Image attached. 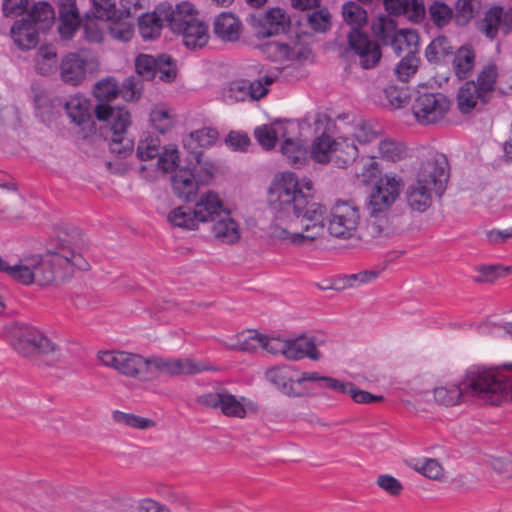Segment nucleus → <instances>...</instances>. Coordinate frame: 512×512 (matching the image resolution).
I'll return each mask as SVG.
<instances>
[{"instance_id":"51","label":"nucleus","mask_w":512,"mask_h":512,"mask_svg":"<svg viewBox=\"0 0 512 512\" xmlns=\"http://www.w3.org/2000/svg\"><path fill=\"white\" fill-rule=\"evenodd\" d=\"M342 14L347 24L352 26L351 28L360 29L367 22V12L354 2L344 4Z\"/></svg>"},{"instance_id":"27","label":"nucleus","mask_w":512,"mask_h":512,"mask_svg":"<svg viewBox=\"0 0 512 512\" xmlns=\"http://www.w3.org/2000/svg\"><path fill=\"white\" fill-rule=\"evenodd\" d=\"M242 23L233 13L222 12L213 23L214 34L222 41L234 42L240 38Z\"/></svg>"},{"instance_id":"28","label":"nucleus","mask_w":512,"mask_h":512,"mask_svg":"<svg viewBox=\"0 0 512 512\" xmlns=\"http://www.w3.org/2000/svg\"><path fill=\"white\" fill-rule=\"evenodd\" d=\"M223 210H225V208L222 200L219 195L213 191L201 195L194 206V212L199 223L211 222L217 219Z\"/></svg>"},{"instance_id":"61","label":"nucleus","mask_w":512,"mask_h":512,"mask_svg":"<svg viewBox=\"0 0 512 512\" xmlns=\"http://www.w3.org/2000/svg\"><path fill=\"white\" fill-rule=\"evenodd\" d=\"M158 167L165 173L172 172L179 168V153L175 146L164 147L163 151L159 153Z\"/></svg>"},{"instance_id":"56","label":"nucleus","mask_w":512,"mask_h":512,"mask_svg":"<svg viewBox=\"0 0 512 512\" xmlns=\"http://www.w3.org/2000/svg\"><path fill=\"white\" fill-rule=\"evenodd\" d=\"M99 20L95 16L87 15L83 22L84 37L90 43H100L103 40L105 25Z\"/></svg>"},{"instance_id":"54","label":"nucleus","mask_w":512,"mask_h":512,"mask_svg":"<svg viewBox=\"0 0 512 512\" xmlns=\"http://www.w3.org/2000/svg\"><path fill=\"white\" fill-rule=\"evenodd\" d=\"M479 275L474 279L477 283H493L511 271L510 266L482 265L477 268Z\"/></svg>"},{"instance_id":"11","label":"nucleus","mask_w":512,"mask_h":512,"mask_svg":"<svg viewBox=\"0 0 512 512\" xmlns=\"http://www.w3.org/2000/svg\"><path fill=\"white\" fill-rule=\"evenodd\" d=\"M347 38L350 50L358 57L363 69H372L379 64L382 52L377 41L357 28H351Z\"/></svg>"},{"instance_id":"6","label":"nucleus","mask_w":512,"mask_h":512,"mask_svg":"<svg viewBox=\"0 0 512 512\" xmlns=\"http://www.w3.org/2000/svg\"><path fill=\"white\" fill-rule=\"evenodd\" d=\"M97 359L105 367L114 369L123 376L151 380V377L148 376V358L139 354L119 350H102L97 353Z\"/></svg>"},{"instance_id":"30","label":"nucleus","mask_w":512,"mask_h":512,"mask_svg":"<svg viewBox=\"0 0 512 512\" xmlns=\"http://www.w3.org/2000/svg\"><path fill=\"white\" fill-rule=\"evenodd\" d=\"M211 231L215 238L227 244H233L240 238L239 227L231 217L230 212L225 209L217 219L211 221Z\"/></svg>"},{"instance_id":"31","label":"nucleus","mask_w":512,"mask_h":512,"mask_svg":"<svg viewBox=\"0 0 512 512\" xmlns=\"http://www.w3.org/2000/svg\"><path fill=\"white\" fill-rule=\"evenodd\" d=\"M286 344L284 356L288 360H300L308 357L313 361H317L321 358V354L311 338L298 337L295 339H287Z\"/></svg>"},{"instance_id":"1","label":"nucleus","mask_w":512,"mask_h":512,"mask_svg":"<svg viewBox=\"0 0 512 512\" xmlns=\"http://www.w3.org/2000/svg\"><path fill=\"white\" fill-rule=\"evenodd\" d=\"M313 185L299 181L295 173L276 175L268 191V203L275 211L270 236L285 244H311L324 231L326 208L313 201Z\"/></svg>"},{"instance_id":"50","label":"nucleus","mask_w":512,"mask_h":512,"mask_svg":"<svg viewBox=\"0 0 512 512\" xmlns=\"http://www.w3.org/2000/svg\"><path fill=\"white\" fill-rule=\"evenodd\" d=\"M345 386L342 390H337V393L348 394L354 402L358 404H368L372 402H380L383 400L382 395H374L368 391L361 390L352 382L342 381Z\"/></svg>"},{"instance_id":"34","label":"nucleus","mask_w":512,"mask_h":512,"mask_svg":"<svg viewBox=\"0 0 512 512\" xmlns=\"http://www.w3.org/2000/svg\"><path fill=\"white\" fill-rule=\"evenodd\" d=\"M358 157V148L354 139L340 136L334 142L333 162L340 168H345L355 162Z\"/></svg>"},{"instance_id":"26","label":"nucleus","mask_w":512,"mask_h":512,"mask_svg":"<svg viewBox=\"0 0 512 512\" xmlns=\"http://www.w3.org/2000/svg\"><path fill=\"white\" fill-rule=\"evenodd\" d=\"M434 190L429 185L415 180L405 191L407 205L417 212H425L432 205Z\"/></svg>"},{"instance_id":"22","label":"nucleus","mask_w":512,"mask_h":512,"mask_svg":"<svg viewBox=\"0 0 512 512\" xmlns=\"http://www.w3.org/2000/svg\"><path fill=\"white\" fill-rule=\"evenodd\" d=\"M58 31L65 39H70L81 24L80 13L75 0H59Z\"/></svg>"},{"instance_id":"42","label":"nucleus","mask_w":512,"mask_h":512,"mask_svg":"<svg viewBox=\"0 0 512 512\" xmlns=\"http://www.w3.org/2000/svg\"><path fill=\"white\" fill-rule=\"evenodd\" d=\"M334 142L335 139L323 133L313 141L309 158L318 163L333 161Z\"/></svg>"},{"instance_id":"32","label":"nucleus","mask_w":512,"mask_h":512,"mask_svg":"<svg viewBox=\"0 0 512 512\" xmlns=\"http://www.w3.org/2000/svg\"><path fill=\"white\" fill-rule=\"evenodd\" d=\"M40 30L26 18L18 20L11 27V37L14 43L23 50L34 48L38 43V32Z\"/></svg>"},{"instance_id":"47","label":"nucleus","mask_w":512,"mask_h":512,"mask_svg":"<svg viewBox=\"0 0 512 512\" xmlns=\"http://www.w3.org/2000/svg\"><path fill=\"white\" fill-rule=\"evenodd\" d=\"M112 419L117 424L125 425L140 430H145L155 426V422L150 418L141 417L132 413H126L119 410H115L112 412Z\"/></svg>"},{"instance_id":"21","label":"nucleus","mask_w":512,"mask_h":512,"mask_svg":"<svg viewBox=\"0 0 512 512\" xmlns=\"http://www.w3.org/2000/svg\"><path fill=\"white\" fill-rule=\"evenodd\" d=\"M218 135V131L210 127H204L191 132L183 142L184 147L189 150V161L201 164L203 152L200 148L213 145L218 139Z\"/></svg>"},{"instance_id":"5","label":"nucleus","mask_w":512,"mask_h":512,"mask_svg":"<svg viewBox=\"0 0 512 512\" xmlns=\"http://www.w3.org/2000/svg\"><path fill=\"white\" fill-rule=\"evenodd\" d=\"M95 115L98 120L105 121L110 126V151L120 157L129 155L134 147L133 141L125 135L131 123L129 111L125 107L98 104L95 107Z\"/></svg>"},{"instance_id":"57","label":"nucleus","mask_w":512,"mask_h":512,"mask_svg":"<svg viewBox=\"0 0 512 512\" xmlns=\"http://www.w3.org/2000/svg\"><path fill=\"white\" fill-rule=\"evenodd\" d=\"M394 15H404L414 22H418L425 14V7L421 0H406L403 6L392 8Z\"/></svg>"},{"instance_id":"14","label":"nucleus","mask_w":512,"mask_h":512,"mask_svg":"<svg viewBox=\"0 0 512 512\" xmlns=\"http://www.w3.org/2000/svg\"><path fill=\"white\" fill-rule=\"evenodd\" d=\"M400 186V179L395 176L382 177L370 195L368 209L373 212H387L399 196Z\"/></svg>"},{"instance_id":"24","label":"nucleus","mask_w":512,"mask_h":512,"mask_svg":"<svg viewBox=\"0 0 512 512\" xmlns=\"http://www.w3.org/2000/svg\"><path fill=\"white\" fill-rule=\"evenodd\" d=\"M161 13H163L165 21L175 33H178L190 24L192 20L198 18L197 11L189 2L179 3L174 9L168 7V9H163Z\"/></svg>"},{"instance_id":"19","label":"nucleus","mask_w":512,"mask_h":512,"mask_svg":"<svg viewBox=\"0 0 512 512\" xmlns=\"http://www.w3.org/2000/svg\"><path fill=\"white\" fill-rule=\"evenodd\" d=\"M282 140L280 151L287 163L296 169L302 168L309 160V151L300 138V124L297 122L295 134L284 136Z\"/></svg>"},{"instance_id":"10","label":"nucleus","mask_w":512,"mask_h":512,"mask_svg":"<svg viewBox=\"0 0 512 512\" xmlns=\"http://www.w3.org/2000/svg\"><path fill=\"white\" fill-rule=\"evenodd\" d=\"M449 164L446 156L441 153H431L419 168L417 180L430 186L434 194L442 196L449 179Z\"/></svg>"},{"instance_id":"20","label":"nucleus","mask_w":512,"mask_h":512,"mask_svg":"<svg viewBox=\"0 0 512 512\" xmlns=\"http://www.w3.org/2000/svg\"><path fill=\"white\" fill-rule=\"evenodd\" d=\"M88 61L77 53L67 54L60 63V77L71 86L80 85L87 75Z\"/></svg>"},{"instance_id":"39","label":"nucleus","mask_w":512,"mask_h":512,"mask_svg":"<svg viewBox=\"0 0 512 512\" xmlns=\"http://www.w3.org/2000/svg\"><path fill=\"white\" fill-rule=\"evenodd\" d=\"M65 109L71 121L77 125H84L91 120L90 103L82 97H71L66 101Z\"/></svg>"},{"instance_id":"13","label":"nucleus","mask_w":512,"mask_h":512,"mask_svg":"<svg viewBox=\"0 0 512 512\" xmlns=\"http://www.w3.org/2000/svg\"><path fill=\"white\" fill-rule=\"evenodd\" d=\"M267 93L268 89L265 88L262 80L238 79L227 83L222 89L221 96L226 104L231 105L248 100H259Z\"/></svg>"},{"instance_id":"59","label":"nucleus","mask_w":512,"mask_h":512,"mask_svg":"<svg viewBox=\"0 0 512 512\" xmlns=\"http://www.w3.org/2000/svg\"><path fill=\"white\" fill-rule=\"evenodd\" d=\"M156 372L176 375L174 359L162 357L148 358V376L152 379L156 376Z\"/></svg>"},{"instance_id":"37","label":"nucleus","mask_w":512,"mask_h":512,"mask_svg":"<svg viewBox=\"0 0 512 512\" xmlns=\"http://www.w3.org/2000/svg\"><path fill=\"white\" fill-rule=\"evenodd\" d=\"M290 24V18L281 8H271L262 19L263 34L272 36L284 32Z\"/></svg>"},{"instance_id":"64","label":"nucleus","mask_w":512,"mask_h":512,"mask_svg":"<svg viewBox=\"0 0 512 512\" xmlns=\"http://www.w3.org/2000/svg\"><path fill=\"white\" fill-rule=\"evenodd\" d=\"M404 147L392 140H383L379 144V153L388 161H399L404 155Z\"/></svg>"},{"instance_id":"2","label":"nucleus","mask_w":512,"mask_h":512,"mask_svg":"<svg viewBox=\"0 0 512 512\" xmlns=\"http://www.w3.org/2000/svg\"><path fill=\"white\" fill-rule=\"evenodd\" d=\"M89 264L84 257L68 247L45 256L31 255L20 259L18 282L23 285H48L55 280H65L75 269L86 270Z\"/></svg>"},{"instance_id":"9","label":"nucleus","mask_w":512,"mask_h":512,"mask_svg":"<svg viewBox=\"0 0 512 512\" xmlns=\"http://www.w3.org/2000/svg\"><path fill=\"white\" fill-rule=\"evenodd\" d=\"M195 402L206 409L220 410L227 417L244 418L247 414L246 398L238 399L223 387H217L196 397Z\"/></svg>"},{"instance_id":"29","label":"nucleus","mask_w":512,"mask_h":512,"mask_svg":"<svg viewBox=\"0 0 512 512\" xmlns=\"http://www.w3.org/2000/svg\"><path fill=\"white\" fill-rule=\"evenodd\" d=\"M267 380L279 389L283 394L290 397H300L294 388V369L292 366H277L266 371Z\"/></svg>"},{"instance_id":"16","label":"nucleus","mask_w":512,"mask_h":512,"mask_svg":"<svg viewBox=\"0 0 512 512\" xmlns=\"http://www.w3.org/2000/svg\"><path fill=\"white\" fill-rule=\"evenodd\" d=\"M297 121L294 120H277L269 125H262L254 130V136L258 143L266 150L275 147L278 139L284 136H292L296 133Z\"/></svg>"},{"instance_id":"45","label":"nucleus","mask_w":512,"mask_h":512,"mask_svg":"<svg viewBox=\"0 0 512 512\" xmlns=\"http://www.w3.org/2000/svg\"><path fill=\"white\" fill-rule=\"evenodd\" d=\"M36 71L41 75H48L56 68L57 52L52 46H42L37 51Z\"/></svg>"},{"instance_id":"8","label":"nucleus","mask_w":512,"mask_h":512,"mask_svg":"<svg viewBox=\"0 0 512 512\" xmlns=\"http://www.w3.org/2000/svg\"><path fill=\"white\" fill-rule=\"evenodd\" d=\"M450 108V100L440 92L417 91L412 113L421 125H431L442 120Z\"/></svg>"},{"instance_id":"17","label":"nucleus","mask_w":512,"mask_h":512,"mask_svg":"<svg viewBox=\"0 0 512 512\" xmlns=\"http://www.w3.org/2000/svg\"><path fill=\"white\" fill-rule=\"evenodd\" d=\"M480 30L490 39H494L498 33L507 35L512 30V9L490 8L481 22Z\"/></svg>"},{"instance_id":"44","label":"nucleus","mask_w":512,"mask_h":512,"mask_svg":"<svg viewBox=\"0 0 512 512\" xmlns=\"http://www.w3.org/2000/svg\"><path fill=\"white\" fill-rule=\"evenodd\" d=\"M498 67L495 63H489L482 67L480 72L477 75V80L475 81V86H478L481 92L484 95L492 98L496 80L498 78Z\"/></svg>"},{"instance_id":"49","label":"nucleus","mask_w":512,"mask_h":512,"mask_svg":"<svg viewBox=\"0 0 512 512\" xmlns=\"http://www.w3.org/2000/svg\"><path fill=\"white\" fill-rule=\"evenodd\" d=\"M305 381L317 382L320 388L329 389L334 392L345 387L341 380L329 376H321L317 372H303L296 380V383L302 384Z\"/></svg>"},{"instance_id":"33","label":"nucleus","mask_w":512,"mask_h":512,"mask_svg":"<svg viewBox=\"0 0 512 512\" xmlns=\"http://www.w3.org/2000/svg\"><path fill=\"white\" fill-rule=\"evenodd\" d=\"M183 37L187 48L196 49L205 46L209 39L208 27L199 18L192 20L184 29L178 32Z\"/></svg>"},{"instance_id":"43","label":"nucleus","mask_w":512,"mask_h":512,"mask_svg":"<svg viewBox=\"0 0 512 512\" xmlns=\"http://www.w3.org/2000/svg\"><path fill=\"white\" fill-rule=\"evenodd\" d=\"M168 222L179 228L193 230L198 228V218H196L194 209L183 206L177 207L169 212L167 216Z\"/></svg>"},{"instance_id":"63","label":"nucleus","mask_w":512,"mask_h":512,"mask_svg":"<svg viewBox=\"0 0 512 512\" xmlns=\"http://www.w3.org/2000/svg\"><path fill=\"white\" fill-rule=\"evenodd\" d=\"M379 275L376 270H364L359 273L350 274L342 279L343 285L340 288H351L374 281Z\"/></svg>"},{"instance_id":"52","label":"nucleus","mask_w":512,"mask_h":512,"mask_svg":"<svg viewBox=\"0 0 512 512\" xmlns=\"http://www.w3.org/2000/svg\"><path fill=\"white\" fill-rule=\"evenodd\" d=\"M161 142L158 137L145 135L140 139L137 147V156L141 161L155 158L160 153Z\"/></svg>"},{"instance_id":"3","label":"nucleus","mask_w":512,"mask_h":512,"mask_svg":"<svg viewBox=\"0 0 512 512\" xmlns=\"http://www.w3.org/2000/svg\"><path fill=\"white\" fill-rule=\"evenodd\" d=\"M504 370H512V363H504L502 366H469L462 377L463 390L469 400L478 399L496 406L511 400L512 377Z\"/></svg>"},{"instance_id":"18","label":"nucleus","mask_w":512,"mask_h":512,"mask_svg":"<svg viewBox=\"0 0 512 512\" xmlns=\"http://www.w3.org/2000/svg\"><path fill=\"white\" fill-rule=\"evenodd\" d=\"M490 100L491 98L484 95L472 80L466 81L457 93V106L462 114L481 112Z\"/></svg>"},{"instance_id":"4","label":"nucleus","mask_w":512,"mask_h":512,"mask_svg":"<svg viewBox=\"0 0 512 512\" xmlns=\"http://www.w3.org/2000/svg\"><path fill=\"white\" fill-rule=\"evenodd\" d=\"M9 333L13 349L24 357L40 354L59 359L61 355L58 344L33 326L15 323Z\"/></svg>"},{"instance_id":"7","label":"nucleus","mask_w":512,"mask_h":512,"mask_svg":"<svg viewBox=\"0 0 512 512\" xmlns=\"http://www.w3.org/2000/svg\"><path fill=\"white\" fill-rule=\"evenodd\" d=\"M361 222L360 208L353 201H337L327 220L328 232L339 239L355 237Z\"/></svg>"},{"instance_id":"25","label":"nucleus","mask_w":512,"mask_h":512,"mask_svg":"<svg viewBox=\"0 0 512 512\" xmlns=\"http://www.w3.org/2000/svg\"><path fill=\"white\" fill-rule=\"evenodd\" d=\"M171 182L174 193L179 198L186 201L194 199L198 190V182L196 181L195 174L191 168H177L175 173L172 175Z\"/></svg>"},{"instance_id":"36","label":"nucleus","mask_w":512,"mask_h":512,"mask_svg":"<svg viewBox=\"0 0 512 512\" xmlns=\"http://www.w3.org/2000/svg\"><path fill=\"white\" fill-rule=\"evenodd\" d=\"M475 52L471 46H462L454 54L452 67L457 78H468L475 66Z\"/></svg>"},{"instance_id":"40","label":"nucleus","mask_w":512,"mask_h":512,"mask_svg":"<svg viewBox=\"0 0 512 512\" xmlns=\"http://www.w3.org/2000/svg\"><path fill=\"white\" fill-rule=\"evenodd\" d=\"M162 9L152 14H142L139 17L138 27L139 32L144 40H151L160 34V29L163 25L164 15L161 13Z\"/></svg>"},{"instance_id":"62","label":"nucleus","mask_w":512,"mask_h":512,"mask_svg":"<svg viewBox=\"0 0 512 512\" xmlns=\"http://www.w3.org/2000/svg\"><path fill=\"white\" fill-rule=\"evenodd\" d=\"M417 40V34L408 29H400L399 33L388 42L394 52L400 55L404 50L410 47L413 41Z\"/></svg>"},{"instance_id":"41","label":"nucleus","mask_w":512,"mask_h":512,"mask_svg":"<svg viewBox=\"0 0 512 512\" xmlns=\"http://www.w3.org/2000/svg\"><path fill=\"white\" fill-rule=\"evenodd\" d=\"M54 18L53 7L48 2H38L31 8L26 19L39 30H45L52 25Z\"/></svg>"},{"instance_id":"35","label":"nucleus","mask_w":512,"mask_h":512,"mask_svg":"<svg viewBox=\"0 0 512 512\" xmlns=\"http://www.w3.org/2000/svg\"><path fill=\"white\" fill-rule=\"evenodd\" d=\"M369 211L370 216L366 222L364 235L360 236L359 238L368 242L373 239L389 236L391 229L386 217V212L380 213L373 212L372 210Z\"/></svg>"},{"instance_id":"23","label":"nucleus","mask_w":512,"mask_h":512,"mask_svg":"<svg viewBox=\"0 0 512 512\" xmlns=\"http://www.w3.org/2000/svg\"><path fill=\"white\" fill-rule=\"evenodd\" d=\"M462 379L459 383H446L436 386L432 391L434 401L444 407H453L466 403L469 398L463 390Z\"/></svg>"},{"instance_id":"15","label":"nucleus","mask_w":512,"mask_h":512,"mask_svg":"<svg viewBox=\"0 0 512 512\" xmlns=\"http://www.w3.org/2000/svg\"><path fill=\"white\" fill-rule=\"evenodd\" d=\"M261 49L267 57L277 62H304L311 55V50L300 42H294L293 45H289L285 42L271 40L262 44Z\"/></svg>"},{"instance_id":"60","label":"nucleus","mask_w":512,"mask_h":512,"mask_svg":"<svg viewBox=\"0 0 512 512\" xmlns=\"http://www.w3.org/2000/svg\"><path fill=\"white\" fill-rule=\"evenodd\" d=\"M414 469L432 480H440L444 476V469L438 460L427 458L423 462L418 461Z\"/></svg>"},{"instance_id":"12","label":"nucleus","mask_w":512,"mask_h":512,"mask_svg":"<svg viewBox=\"0 0 512 512\" xmlns=\"http://www.w3.org/2000/svg\"><path fill=\"white\" fill-rule=\"evenodd\" d=\"M135 69L138 75L145 80H152L156 76L164 82H171L176 77V68L168 55H160L154 58L151 55L140 54L135 61Z\"/></svg>"},{"instance_id":"48","label":"nucleus","mask_w":512,"mask_h":512,"mask_svg":"<svg viewBox=\"0 0 512 512\" xmlns=\"http://www.w3.org/2000/svg\"><path fill=\"white\" fill-rule=\"evenodd\" d=\"M176 375H194L204 371H216L217 367L203 362L194 361L189 358L174 359Z\"/></svg>"},{"instance_id":"58","label":"nucleus","mask_w":512,"mask_h":512,"mask_svg":"<svg viewBox=\"0 0 512 512\" xmlns=\"http://www.w3.org/2000/svg\"><path fill=\"white\" fill-rule=\"evenodd\" d=\"M150 122L160 133H165L172 126V117L164 106H155L150 112Z\"/></svg>"},{"instance_id":"38","label":"nucleus","mask_w":512,"mask_h":512,"mask_svg":"<svg viewBox=\"0 0 512 512\" xmlns=\"http://www.w3.org/2000/svg\"><path fill=\"white\" fill-rule=\"evenodd\" d=\"M454 54V47L446 36L433 39L425 49V57L429 63L440 64L446 57Z\"/></svg>"},{"instance_id":"53","label":"nucleus","mask_w":512,"mask_h":512,"mask_svg":"<svg viewBox=\"0 0 512 512\" xmlns=\"http://www.w3.org/2000/svg\"><path fill=\"white\" fill-rule=\"evenodd\" d=\"M119 93V86L116 80L112 77H108L97 82L93 89L94 96L99 101L109 102L117 97Z\"/></svg>"},{"instance_id":"46","label":"nucleus","mask_w":512,"mask_h":512,"mask_svg":"<svg viewBox=\"0 0 512 512\" xmlns=\"http://www.w3.org/2000/svg\"><path fill=\"white\" fill-rule=\"evenodd\" d=\"M373 34L381 40L383 45H388V42L393 39L400 30L397 29V24L394 19L390 17H379L372 23Z\"/></svg>"},{"instance_id":"55","label":"nucleus","mask_w":512,"mask_h":512,"mask_svg":"<svg viewBox=\"0 0 512 512\" xmlns=\"http://www.w3.org/2000/svg\"><path fill=\"white\" fill-rule=\"evenodd\" d=\"M419 62L420 60L417 55L414 52L409 51L395 68V73L398 79L403 82L408 81L409 78L416 73Z\"/></svg>"}]
</instances>
